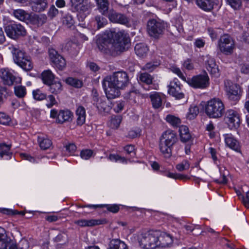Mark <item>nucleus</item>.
Wrapping results in <instances>:
<instances>
[{"instance_id":"f257e3e1","label":"nucleus","mask_w":249,"mask_h":249,"mask_svg":"<svg viewBox=\"0 0 249 249\" xmlns=\"http://www.w3.org/2000/svg\"><path fill=\"white\" fill-rule=\"evenodd\" d=\"M95 42L100 52L115 56L127 49L130 38L121 32L106 31L96 36Z\"/></svg>"},{"instance_id":"f03ea898","label":"nucleus","mask_w":249,"mask_h":249,"mask_svg":"<svg viewBox=\"0 0 249 249\" xmlns=\"http://www.w3.org/2000/svg\"><path fill=\"white\" fill-rule=\"evenodd\" d=\"M129 83L127 73L124 71L114 72L109 77H107L103 82L107 97L113 99L119 95V89H123Z\"/></svg>"},{"instance_id":"7ed1b4c3","label":"nucleus","mask_w":249,"mask_h":249,"mask_svg":"<svg viewBox=\"0 0 249 249\" xmlns=\"http://www.w3.org/2000/svg\"><path fill=\"white\" fill-rule=\"evenodd\" d=\"M160 231H149L140 232L138 235L140 246L144 249H155L158 248Z\"/></svg>"},{"instance_id":"20e7f679","label":"nucleus","mask_w":249,"mask_h":249,"mask_svg":"<svg viewBox=\"0 0 249 249\" xmlns=\"http://www.w3.org/2000/svg\"><path fill=\"white\" fill-rule=\"evenodd\" d=\"M9 49L13 54L15 63L26 71H31L33 69V65L31 57L25 52L13 46L10 47Z\"/></svg>"},{"instance_id":"39448f33","label":"nucleus","mask_w":249,"mask_h":249,"mask_svg":"<svg viewBox=\"0 0 249 249\" xmlns=\"http://www.w3.org/2000/svg\"><path fill=\"white\" fill-rule=\"evenodd\" d=\"M224 112V103L219 98H214L209 100L205 107V112L210 118H220Z\"/></svg>"},{"instance_id":"423d86ee","label":"nucleus","mask_w":249,"mask_h":249,"mask_svg":"<svg viewBox=\"0 0 249 249\" xmlns=\"http://www.w3.org/2000/svg\"><path fill=\"white\" fill-rule=\"evenodd\" d=\"M165 29L163 22L159 20L149 19L147 24V31L150 36L158 38L161 36Z\"/></svg>"},{"instance_id":"0eeeda50","label":"nucleus","mask_w":249,"mask_h":249,"mask_svg":"<svg viewBox=\"0 0 249 249\" xmlns=\"http://www.w3.org/2000/svg\"><path fill=\"white\" fill-rule=\"evenodd\" d=\"M186 81L190 86L195 88L205 89L210 85L209 77L206 71L203 74H199L194 76L191 78H188Z\"/></svg>"},{"instance_id":"6e6552de","label":"nucleus","mask_w":249,"mask_h":249,"mask_svg":"<svg viewBox=\"0 0 249 249\" xmlns=\"http://www.w3.org/2000/svg\"><path fill=\"white\" fill-rule=\"evenodd\" d=\"M218 47L220 51L225 54H231L234 49V42L228 35L221 36L218 41Z\"/></svg>"},{"instance_id":"1a4fd4ad","label":"nucleus","mask_w":249,"mask_h":249,"mask_svg":"<svg viewBox=\"0 0 249 249\" xmlns=\"http://www.w3.org/2000/svg\"><path fill=\"white\" fill-rule=\"evenodd\" d=\"M224 85L228 98L230 100L238 101L241 95V90L240 86L228 80L225 81Z\"/></svg>"},{"instance_id":"9d476101","label":"nucleus","mask_w":249,"mask_h":249,"mask_svg":"<svg viewBox=\"0 0 249 249\" xmlns=\"http://www.w3.org/2000/svg\"><path fill=\"white\" fill-rule=\"evenodd\" d=\"M5 31L9 37L13 39L24 36L26 33L24 27L19 24L9 25L5 27Z\"/></svg>"},{"instance_id":"9b49d317","label":"nucleus","mask_w":249,"mask_h":249,"mask_svg":"<svg viewBox=\"0 0 249 249\" xmlns=\"http://www.w3.org/2000/svg\"><path fill=\"white\" fill-rule=\"evenodd\" d=\"M225 121L230 129H236L240 124V119L238 113L235 110L230 109L225 114Z\"/></svg>"},{"instance_id":"f8f14e48","label":"nucleus","mask_w":249,"mask_h":249,"mask_svg":"<svg viewBox=\"0 0 249 249\" xmlns=\"http://www.w3.org/2000/svg\"><path fill=\"white\" fill-rule=\"evenodd\" d=\"M109 20L114 23L124 25L127 27L130 26L129 18L124 14L110 10L108 14Z\"/></svg>"},{"instance_id":"ddd939ff","label":"nucleus","mask_w":249,"mask_h":249,"mask_svg":"<svg viewBox=\"0 0 249 249\" xmlns=\"http://www.w3.org/2000/svg\"><path fill=\"white\" fill-rule=\"evenodd\" d=\"M49 54L51 61L59 70H63L66 65L65 59L53 49L49 50Z\"/></svg>"},{"instance_id":"4468645a","label":"nucleus","mask_w":249,"mask_h":249,"mask_svg":"<svg viewBox=\"0 0 249 249\" xmlns=\"http://www.w3.org/2000/svg\"><path fill=\"white\" fill-rule=\"evenodd\" d=\"M0 249H18L16 245L8 238L5 230L0 227Z\"/></svg>"},{"instance_id":"2eb2a0df","label":"nucleus","mask_w":249,"mask_h":249,"mask_svg":"<svg viewBox=\"0 0 249 249\" xmlns=\"http://www.w3.org/2000/svg\"><path fill=\"white\" fill-rule=\"evenodd\" d=\"M168 92L177 99H181L184 97V94L181 90L180 84L176 79L170 82L168 86Z\"/></svg>"},{"instance_id":"dca6fc26","label":"nucleus","mask_w":249,"mask_h":249,"mask_svg":"<svg viewBox=\"0 0 249 249\" xmlns=\"http://www.w3.org/2000/svg\"><path fill=\"white\" fill-rule=\"evenodd\" d=\"M0 77L4 84L8 86L13 85L16 79V77L8 68L0 69Z\"/></svg>"},{"instance_id":"f3484780","label":"nucleus","mask_w":249,"mask_h":249,"mask_svg":"<svg viewBox=\"0 0 249 249\" xmlns=\"http://www.w3.org/2000/svg\"><path fill=\"white\" fill-rule=\"evenodd\" d=\"M196 5L202 10L210 12L217 5V0H196Z\"/></svg>"},{"instance_id":"a211bd4d","label":"nucleus","mask_w":249,"mask_h":249,"mask_svg":"<svg viewBox=\"0 0 249 249\" xmlns=\"http://www.w3.org/2000/svg\"><path fill=\"white\" fill-rule=\"evenodd\" d=\"M33 11L40 12L44 11L48 6L47 0H30Z\"/></svg>"},{"instance_id":"6ab92c4d","label":"nucleus","mask_w":249,"mask_h":249,"mask_svg":"<svg viewBox=\"0 0 249 249\" xmlns=\"http://www.w3.org/2000/svg\"><path fill=\"white\" fill-rule=\"evenodd\" d=\"M160 139L173 146L178 141V138L176 133L171 130H167L165 131L162 135Z\"/></svg>"},{"instance_id":"aec40b11","label":"nucleus","mask_w":249,"mask_h":249,"mask_svg":"<svg viewBox=\"0 0 249 249\" xmlns=\"http://www.w3.org/2000/svg\"><path fill=\"white\" fill-rule=\"evenodd\" d=\"M205 65L207 71L211 75L215 77H217L219 75L218 66L213 58H209L206 61Z\"/></svg>"},{"instance_id":"412c9836","label":"nucleus","mask_w":249,"mask_h":249,"mask_svg":"<svg viewBox=\"0 0 249 249\" xmlns=\"http://www.w3.org/2000/svg\"><path fill=\"white\" fill-rule=\"evenodd\" d=\"M172 237L168 234L160 231V237L159 238L158 248H165L173 243Z\"/></svg>"},{"instance_id":"4be33fe9","label":"nucleus","mask_w":249,"mask_h":249,"mask_svg":"<svg viewBox=\"0 0 249 249\" xmlns=\"http://www.w3.org/2000/svg\"><path fill=\"white\" fill-rule=\"evenodd\" d=\"M159 147L160 152L164 157L168 158L171 157L173 145L160 139Z\"/></svg>"},{"instance_id":"5701e85b","label":"nucleus","mask_w":249,"mask_h":249,"mask_svg":"<svg viewBox=\"0 0 249 249\" xmlns=\"http://www.w3.org/2000/svg\"><path fill=\"white\" fill-rule=\"evenodd\" d=\"M72 113L68 110H61L59 111L56 119L58 123L62 124L66 122H69L71 120Z\"/></svg>"},{"instance_id":"b1692460","label":"nucleus","mask_w":249,"mask_h":249,"mask_svg":"<svg viewBox=\"0 0 249 249\" xmlns=\"http://www.w3.org/2000/svg\"><path fill=\"white\" fill-rule=\"evenodd\" d=\"M76 123L77 125H82L85 123L86 111L82 106H79L76 110Z\"/></svg>"},{"instance_id":"393cba45","label":"nucleus","mask_w":249,"mask_h":249,"mask_svg":"<svg viewBox=\"0 0 249 249\" xmlns=\"http://www.w3.org/2000/svg\"><path fill=\"white\" fill-rule=\"evenodd\" d=\"M225 141L227 145L231 148L237 151L239 148V143L234 137L230 134H226L225 137Z\"/></svg>"},{"instance_id":"a878e982","label":"nucleus","mask_w":249,"mask_h":249,"mask_svg":"<svg viewBox=\"0 0 249 249\" xmlns=\"http://www.w3.org/2000/svg\"><path fill=\"white\" fill-rule=\"evenodd\" d=\"M180 140L183 142H189L192 139V136L189 132L188 127L185 125H181L179 129Z\"/></svg>"},{"instance_id":"bb28decb","label":"nucleus","mask_w":249,"mask_h":249,"mask_svg":"<svg viewBox=\"0 0 249 249\" xmlns=\"http://www.w3.org/2000/svg\"><path fill=\"white\" fill-rule=\"evenodd\" d=\"M109 248L110 249H127L124 242L118 239H113L109 243Z\"/></svg>"},{"instance_id":"cd10ccee","label":"nucleus","mask_w":249,"mask_h":249,"mask_svg":"<svg viewBox=\"0 0 249 249\" xmlns=\"http://www.w3.org/2000/svg\"><path fill=\"white\" fill-rule=\"evenodd\" d=\"M150 98L154 108H159L162 105V100L160 95L157 92L150 94Z\"/></svg>"},{"instance_id":"c85d7f7f","label":"nucleus","mask_w":249,"mask_h":249,"mask_svg":"<svg viewBox=\"0 0 249 249\" xmlns=\"http://www.w3.org/2000/svg\"><path fill=\"white\" fill-rule=\"evenodd\" d=\"M48 85L49 86V91L55 95L59 94L62 90V86L59 81H53Z\"/></svg>"},{"instance_id":"c756f323","label":"nucleus","mask_w":249,"mask_h":249,"mask_svg":"<svg viewBox=\"0 0 249 249\" xmlns=\"http://www.w3.org/2000/svg\"><path fill=\"white\" fill-rule=\"evenodd\" d=\"M84 0H71V6L72 9L76 11L87 10L89 7L88 5H80L82 4Z\"/></svg>"},{"instance_id":"7c9ffc66","label":"nucleus","mask_w":249,"mask_h":249,"mask_svg":"<svg viewBox=\"0 0 249 249\" xmlns=\"http://www.w3.org/2000/svg\"><path fill=\"white\" fill-rule=\"evenodd\" d=\"M100 12L103 15H107L108 10V2L107 0H95Z\"/></svg>"},{"instance_id":"2f4dec72","label":"nucleus","mask_w":249,"mask_h":249,"mask_svg":"<svg viewBox=\"0 0 249 249\" xmlns=\"http://www.w3.org/2000/svg\"><path fill=\"white\" fill-rule=\"evenodd\" d=\"M135 51L137 55L140 57H143L146 54L148 48L144 44L138 43L135 45Z\"/></svg>"},{"instance_id":"473e14b6","label":"nucleus","mask_w":249,"mask_h":249,"mask_svg":"<svg viewBox=\"0 0 249 249\" xmlns=\"http://www.w3.org/2000/svg\"><path fill=\"white\" fill-rule=\"evenodd\" d=\"M43 82L46 84H50L54 79V75L50 70H46L43 71L41 74Z\"/></svg>"},{"instance_id":"72a5a7b5","label":"nucleus","mask_w":249,"mask_h":249,"mask_svg":"<svg viewBox=\"0 0 249 249\" xmlns=\"http://www.w3.org/2000/svg\"><path fill=\"white\" fill-rule=\"evenodd\" d=\"M163 174L164 176L168 178H174L176 179H178L185 180L189 178L187 176L180 174L171 173L168 171H164Z\"/></svg>"},{"instance_id":"f704fd0d","label":"nucleus","mask_w":249,"mask_h":249,"mask_svg":"<svg viewBox=\"0 0 249 249\" xmlns=\"http://www.w3.org/2000/svg\"><path fill=\"white\" fill-rule=\"evenodd\" d=\"M63 24L68 28H71L74 25V20L71 15L65 14L62 18Z\"/></svg>"},{"instance_id":"c9c22d12","label":"nucleus","mask_w":249,"mask_h":249,"mask_svg":"<svg viewBox=\"0 0 249 249\" xmlns=\"http://www.w3.org/2000/svg\"><path fill=\"white\" fill-rule=\"evenodd\" d=\"M47 19V18L45 15H35L33 17V21L39 26L46 23Z\"/></svg>"},{"instance_id":"e433bc0d","label":"nucleus","mask_w":249,"mask_h":249,"mask_svg":"<svg viewBox=\"0 0 249 249\" xmlns=\"http://www.w3.org/2000/svg\"><path fill=\"white\" fill-rule=\"evenodd\" d=\"M139 80L147 85H149L152 83L153 77L147 73H141L139 76Z\"/></svg>"},{"instance_id":"4c0bfd02","label":"nucleus","mask_w":249,"mask_h":249,"mask_svg":"<svg viewBox=\"0 0 249 249\" xmlns=\"http://www.w3.org/2000/svg\"><path fill=\"white\" fill-rule=\"evenodd\" d=\"M13 14L16 18L21 21L25 20L28 17V14L21 9L15 10L13 12Z\"/></svg>"},{"instance_id":"58836bf2","label":"nucleus","mask_w":249,"mask_h":249,"mask_svg":"<svg viewBox=\"0 0 249 249\" xmlns=\"http://www.w3.org/2000/svg\"><path fill=\"white\" fill-rule=\"evenodd\" d=\"M15 95L18 98H23L26 94V89L24 86H17L14 88Z\"/></svg>"},{"instance_id":"ea45409f","label":"nucleus","mask_w":249,"mask_h":249,"mask_svg":"<svg viewBox=\"0 0 249 249\" xmlns=\"http://www.w3.org/2000/svg\"><path fill=\"white\" fill-rule=\"evenodd\" d=\"M166 120L174 127H178L181 123L180 120L178 118L171 115H167Z\"/></svg>"},{"instance_id":"a19ab883","label":"nucleus","mask_w":249,"mask_h":249,"mask_svg":"<svg viewBox=\"0 0 249 249\" xmlns=\"http://www.w3.org/2000/svg\"><path fill=\"white\" fill-rule=\"evenodd\" d=\"M96 106L101 112H107L110 109V107L107 105L106 102L102 99H100V102L96 103Z\"/></svg>"},{"instance_id":"79ce46f5","label":"nucleus","mask_w":249,"mask_h":249,"mask_svg":"<svg viewBox=\"0 0 249 249\" xmlns=\"http://www.w3.org/2000/svg\"><path fill=\"white\" fill-rule=\"evenodd\" d=\"M122 121V117L120 115L112 116L110 122V126L112 128H117Z\"/></svg>"},{"instance_id":"37998d69","label":"nucleus","mask_w":249,"mask_h":249,"mask_svg":"<svg viewBox=\"0 0 249 249\" xmlns=\"http://www.w3.org/2000/svg\"><path fill=\"white\" fill-rule=\"evenodd\" d=\"M66 83L75 88H79L82 86V82L80 80L72 77H69L66 79Z\"/></svg>"},{"instance_id":"c03bdc74","label":"nucleus","mask_w":249,"mask_h":249,"mask_svg":"<svg viewBox=\"0 0 249 249\" xmlns=\"http://www.w3.org/2000/svg\"><path fill=\"white\" fill-rule=\"evenodd\" d=\"M38 141L39 142V146L43 150H46L49 148L52 144L51 141L48 139H41L39 138Z\"/></svg>"},{"instance_id":"a18cd8bd","label":"nucleus","mask_w":249,"mask_h":249,"mask_svg":"<svg viewBox=\"0 0 249 249\" xmlns=\"http://www.w3.org/2000/svg\"><path fill=\"white\" fill-rule=\"evenodd\" d=\"M199 113V109L196 106H191L189 111L187 115V117L190 120L194 119Z\"/></svg>"},{"instance_id":"49530a36","label":"nucleus","mask_w":249,"mask_h":249,"mask_svg":"<svg viewBox=\"0 0 249 249\" xmlns=\"http://www.w3.org/2000/svg\"><path fill=\"white\" fill-rule=\"evenodd\" d=\"M88 227H94L95 226L104 224L107 223V220L105 219H88Z\"/></svg>"},{"instance_id":"de8ad7c7","label":"nucleus","mask_w":249,"mask_h":249,"mask_svg":"<svg viewBox=\"0 0 249 249\" xmlns=\"http://www.w3.org/2000/svg\"><path fill=\"white\" fill-rule=\"evenodd\" d=\"M10 145L5 143L0 144V158H2L4 155H9L10 149Z\"/></svg>"},{"instance_id":"09e8293b","label":"nucleus","mask_w":249,"mask_h":249,"mask_svg":"<svg viewBox=\"0 0 249 249\" xmlns=\"http://www.w3.org/2000/svg\"><path fill=\"white\" fill-rule=\"evenodd\" d=\"M93 151L90 149H84L82 150L81 152L80 156L81 158L85 160H88L90 159L93 155Z\"/></svg>"},{"instance_id":"8fccbe9b","label":"nucleus","mask_w":249,"mask_h":249,"mask_svg":"<svg viewBox=\"0 0 249 249\" xmlns=\"http://www.w3.org/2000/svg\"><path fill=\"white\" fill-rule=\"evenodd\" d=\"M33 95L34 99L36 100H42L46 98V95L43 93L40 90L36 89L34 90L33 92Z\"/></svg>"},{"instance_id":"3c124183","label":"nucleus","mask_w":249,"mask_h":249,"mask_svg":"<svg viewBox=\"0 0 249 249\" xmlns=\"http://www.w3.org/2000/svg\"><path fill=\"white\" fill-rule=\"evenodd\" d=\"M11 122L10 117L3 112H0V124L7 125Z\"/></svg>"},{"instance_id":"603ef678","label":"nucleus","mask_w":249,"mask_h":249,"mask_svg":"<svg viewBox=\"0 0 249 249\" xmlns=\"http://www.w3.org/2000/svg\"><path fill=\"white\" fill-rule=\"evenodd\" d=\"M228 4L235 10L239 9L242 5V0H227Z\"/></svg>"},{"instance_id":"864d4df0","label":"nucleus","mask_w":249,"mask_h":249,"mask_svg":"<svg viewBox=\"0 0 249 249\" xmlns=\"http://www.w3.org/2000/svg\"><path fill=\"white\" fill-rule=\"evenodd\" d=\"M159 65L157 62H149L142 68V70L151 72L154 71Z\"/></svg>"},{"instance_id":"5fc2aeb1","label":"nucleus","mask_w":249,"mask_h":249,"mask_svg":"<svg viewBox=\"0 0 249 249\" xmlns=\"http://www.w3.org/2000/svg\"><path fill=\"white\" fill-rule=\"evenodd\" d=\"M189 167L190 164L187 160H183L182 162L176 165V168L179 171L187 170Z\"/></svg>"},{"instance_id":"6e6d98bb","label":"nucleus","mask_w":249,"mask_h":249,"mask_svg":"<svg viewBox=\"0 0 249 249\" xmlns=\"http://www.w3.org/2000/svg\"><path fill=\"white\" fill-rule=\"evenodd\" d=\"M95 21L97 24L98 29L103 27L107 23V19L101 16H96L95 17Z\"/></svg>"},{"instance_id":"4d7b16f0","label":"nucleus","mask_w":249,"mask_h":249,"mask_svg":"<svg viewBox=\"0 0 249 249\" xmlns=\"http://www.w3.org/2000/svg\"><path fill=\"white\" fill-rule=\"evenodd\" d=\"M103 207L107 208V210L109 212L116 213L119 210V206L116 204H103Z\"/></svg>"},{"instance_id":"13d9d810","label":"nucleus","mask_w":249,"mask_h":249,"mask_svg":"<svg viewBox=\"0 0 249 249\" xmlns=\"http://www.w3.org/2000/svg\"><path fill=\"white\" fill-rule=\"evenodd\" d=\"M58 14V9L55 7L54 5H51L48 12V16L51 18H53L54 17H55Z\"/></svg>"},{"instance_id":"bf43d9fd","label":"nucleus","mask_w":249,"mask_h":249,"mask_svg":"<svg viewBox=\"0 0 249 249\" xmlns=\"http://www.w3.org/2000/svg\"><path fill=\"white\" fill-rule=\"evenodd\" d=\"M183 66L188 70H192L194 68V64L190 59H187L183 63Z\"/></svg>"},{"instance_id":"052dcab7","label":"nucleus","mask_w":249,"mask_h":249,"mask_svg":"<svg viewBox=\"0 0 249 249\" xmlns=\"http://www.w3.org/2000/svg\"><path fill=\"white\" fill-rule=\"evenodd\" d=\"M18 247L19 249H28L29 247L28 241L25 239H21L18 244Z\"/></svg>"},{"instance_id":"680f3d73","label":"nucleus","mask_w":249,"mask_h":249,"mask_svg":"<svg viewBox=\"0 0 249 249\" xmlns=\"http://www.w3.org/2000/svg\"><path fill=\"white\" fill-rule=\"evenodd\" d=\"M48 98L50 101V103L46 104V106L48 108H51L53 107V106L57 104V102L53 95H49Z\"/></svg>"},{"instance_id":"e2e57ef3","label":"nucleus","mask_w":249,"mask_h":249,"mask_svg":"<svg viewBox=\"0 0 249 249\" xmlns=\"http://www.w3.org/2000/svg\"><path fill=\"white\" fill-rule=\"evenodd\" d=\"M171 69L173 72L176 73L179 77L186 81L185 77L183 76L179 68L176 67H172Z\"/></svg>"},{"instance_id":"0e129e2a","label":"nucleus","mask_w":249,"mask_h":249,"mask_svg":"<svg viewBox=\"0 0 249 249\" xmlns=\"http://www.w3.org/2000/svg\"><path fill=\"white\" fill-rule=\"evenodd\" d=\"M74 223L81 227H88V219H82L76 220Z\"/></svg>"},{"instance_id":"69168bd1","label":"nucleus","mask_w":249,"mask_h":249,"mask_svg":"<svg viewBox=\"0 0 249 249\" xmlns=\"http://www.w3.org/2000/svg\"><path fill=\"white\" fill-rule=\"evenodd\" d=\"M109 159L111 160H114V161L121 160L123 162H124L125 160V159L124 157H122L118 155L111 154L109 156Z\"/></svg>"},{"instance_id":"338daca9","label":"nucleus","mask_w":249,"mask_h":249,"mask_svg":"<svg viewBox=\"0 0 249 249\" xmlns=\"http://www.w3.org/2000/svg\"><path fill=\"white\" fill-rule=\"evenodd\" d=\"M76 149V146L74 144L71 143L66 146V150L70 153H73Z\"/></svg>"},{"instance_id":"774afa93","label":"nucleus","mask_w":249,"mask_h":249,"mask_svg":"<svg viewBox=\"0 0 249 249\" xmlns=\"http://www.w3.org/2000/svg\"><path fill=\"white\" fill-rule=\"evenodd\" d=\"M242 200L246 207L249 208V191L246 192V197H242Z\"/></svg>"}]
</instances>
